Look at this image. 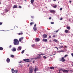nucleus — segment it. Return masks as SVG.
<instances>
[{
  "instance_id": "nucleus-9",
  "label": "nucleus",
  "mask_w": 73,
  "mask_h": 73,
  "mask_svg": "<svg viewBox=\"0 0 73 73\" xmlns=\"http://www.w3.org/2000/svg\"><path fill=\"white\" fill-rule=\"evenodd\" d=\"M50 12L51 13H55V11L54 10H51L50 11Z\"/></svg>"
},
{
  "instance_id": "nucleus-6",
  "label": "nucleus",
  "mask_w": 73,
  "mask_h": 73,
  "mask_svg": "<svg viewBox=\"0 0 73 73\" xmlns=\"http://www.w3.org/2000/svg\"><path fill=\"white\" fill-rule=\"evenodd\" d=\"M40 40V39L39 38H36L35 39V42H39Z\"/></svg>"
},
{
  "instance_id": "nucleus-18",
  "label": "nucleus",
  "mask_w": 73,
  "mask_h": 73,
  "mask_svg": "<svg viewBox=\"0 0 73 73\" xmlns=\"http://www.w3.org/2000/svg\"><path fill=\"white\" fill-rule=\"evenodd\" d=\"M35 0H31V3L32 4H33V3L34 2Z\"/></svg>"
},
{
  "instance_id": "nucleus-48",
  "label": "nucleus",
  "mask_w": 73,
  "mask_h": 73,
  "mask_svg": "<svg viewBox=\"0 0 73 73\" xmlns=\"http://www.w3.org/2000/svg\"><path fill=\"white\" fill-rule=\"evenodd\" d=\"M52 18L51 17H50V18H49V19L50 20H51V19Z\"/></svg>"
},
{
  "instance_id": "nucleus-25",
  "label": "nucleus",
  "mask_w": 73,
  "mask_h": 73,
  "mask_svg": "<svg viewBox=\"0 0 73 73\" xmlns=\"http://www.w3.org/2000/svg\"><path fill=\"white\" fill-rule=\"evenodd\" d=\"M36 70H37V68H36V67L35 68V70H34V71H35V72H36Z\"/></svg>"
},
{
  "instance_id": "nucleus-41",
  "label": "nucleus",
  "mask_w": 73,
  "mask_h": 73,
  "mask_svg": "<svg viewBox=\"0 0 73 73\" xmlns=\"http://www.w3.org/2000/svg\"><path fill=\"white\" fill-rule=\"evenodd\" d=\"M71 55L73 57V53H71Z\"/></svg>"
},
{
  "instance_id": "nucleus-16",
  "label": "nucleus",
  "mask_w": 73,
  "mask_h": 73,
  "mask_svg": "<svg viewBox=\"0 0 73 73\" xmlns=\"http://www.w3.org/2000/svg\"><path fill=\"white\" fill-rule=\"evenodd\" d=\"M10 59L9 58H8L7 59V63H9L10 62Z\"/></svg>"
},
{
  "instance_id": "nucleus-17",
  "label": "nucleus",
  "mask_w": 73,
  "mask_h": 73,
  "mask_svg": "<svg viewBox=\"0 0 73 73\" xmlns=\"http://www.w3.org/2000/svg\"><path fill=\"white\" fill-rule=\"evenodd\" d=\"M43 42H46L48 41V40L47 39H45L44 38L43 39Z\"/></svg>"
},
{
  "instance_id": "nucleus-38",
  "label": "nucleus",
  "mask_w": 73,
  "mask_h": 73,
  "mask_svg": "<svg viewBox=\"0 0 73 73\" xmlns=\"http://www.w3.org/2000/svg\"><path fill=\"white\" fill-rule=\"evenodd\" d=\"M63 19V18H61L60 19V21H62V20Z\"/></svg>"
},
{
  "instance_id": "nucleus-22",
  "label": "nucleus",
  "mask_w": 73,
  "mask_h": 73,
  "mask_svg": "<svg viewBox=\"0 0 73 73\" xmlns=\"http://www.w3.org/2000/svg\"><path fill=\"white\" fill-rule=\"evenodd\" d=\"M50 69H54V67H50Z\"/></svg>"
},
{
  "instance_id": "nucleus-42",
  "label": "nucleus",
  "mask_w": 73,
  "mask_h": 73,
  "mask_svg": "<svg viewBox=\"0 0 73 73\" xmlns=\"http://www.w3.org/2000/svg\"><path fill=\"white\" fill-rule=\"evenodd\" d=\"M48 38H51V36H50L48 37Z\"/></svg>"
},
{
  "instance_id": "nucleus-1",
  "label": "nucleus",
  "mask_w": 73,
  "mask_h": 73,
  "mask_svg": "<svg viewBox=\"0 0 73 73\" xmlns=\"http://www.w3.org/2000/svg\"><path fill=\"white\" fill-rule=\"evenodd\" d=\"M13 43L15 45H17L19 44V40L17 39H15L14 40Z\"/></svg>"
},
{
  "instance_id": "nucleus-13",
  "label": "nucleus",
  "mask_w": 73,
  "mask_h": 73,
  "mask_svg": "<svg viewBox=\"0 0 73 73\" xmlns=\"http://www.w3.org/2000/svg\"><path fill=\"white\" fill-rule=\"evenodd\" d=\"M22 48L21 47V46H19L18 47L17 50L18 51L20 50H21Z\"/></svg>"
},
{
  "instance_id": "nucleus-26",
  "label": "nucleus",
  "mask_w": 73,
  "mask_h": 73,
  "mask_svg": "<svg viewBox=\"0 0 73 73\" xmlns=\"http://www.w3.org/2000/svg\"><path fill=\"white\" fill-rule=\"evenodd\" d=\"M40 58V56H39L38 57H36V58H35V59H39Z\"/></svg>"
},
{
  "instance_id": "nucleus-43",
  "label": "nucleus",
  "mask_w": 73,
  "mask_h": 73,
  "mask_svg": "<svg viewBox=\"0 0 73 73\" xmlns=\"http://www.w3.org/2000/svg\"><path fill=\"white\" fill-rule=\"evenodd\" d=\"M22 62V61H21L20 62H19V64L21 63Z\"/></svg>"
},
{
  "instance_id": "nucleus-39",
  "label": "nucleus",
  "mask_w": 73,
  "mask_h": 73,
  "mask_svg": "<svg viewBox=\"0 0 73 73\" xmlns=\"http://www.w3.org/2000/svg\"><path fill=\"white\" fill-rule=\"evenodd\" d=\"M55 48H56L57 50H58V48L57 47H55Z\"/></svg>"
},
{
  "instance_id": "nucleus-64",
  "label": "nucleus",
  "mask_w": 73,
  "mask_h": 73,
  "mask_svg": "<svg viewBox=\"0 0 73 73\" xmlns=\"http://www.w3.org/2000/svg\"><path fill=\"white\" fill-rule=\"evenodd\" d=\"M38 73H40V72H38Z\"/></svg>"
},
{
  "instance_id": "nucleus-28",
  "label": "nucleus",
  "mask_w": 73,
  "mask_h": 73,
  "mask_svg": "<svg viewBox=\"0 0 73 73\" xmlns=\"http://www.w3.org/2000/svg\"><path fill=\"white\" fill-rule=\"evenodd\" d=\"M64 48V47L63 46H60L59 47V48Z\"/></svg>"
},
{
  "instance_id": "nucleus-55",
  "label": "nucleus",
  "mask_w": 73,
  "mask_h": 73,
  "mask_svg": "<svg viewBox=\"0 0 73 73\" xmlns=\"http://www.w3.org/2000/svg\"><path fill=\"white\" fill-rule=\"evenodd\" d=\"M72 66H73V62H72Z\"/></svg>"
},
{
  "instance_id": "nucleus-30",
  "label": "nucleus",
  "mask_w": 73,
  "mask_h": 73,
  "mask_svg": "<svg viewBox=\"0 0 73 73\" xmlns=\"http://www.w3.org/2000/svg\"><path fill=\"white\" fill-rule=\"evenodd\" d=\"M44 55V54H42V53H41V54H38V55H39V56H40L41 55Z\"/></svg>"
},
{
  "instance_id": "nucleus-61",
  "label": "nucleus",
  "mask_w": 73,
  "mask_h": 73,
  "mask_svg": "<svg viewBox=\"0 0 73 73\" xmlns=\"http://www.w3.org/2000/svg\"><path fill=\"white\" fill-rule=\"evenodd\" d=\"M58 73H61V72H59Z\"/></svg>"
},
{
  "instance_id": "nucleus-5",
  "label": "nucleus",
  "mask_w": 73,
  "mask_h": 73,
  "mask_svg": "<svg viewBox=\"0 0 73 73\" xmlns=\"http://www.w3.org/2000/svg\"><path fill=\"white\" fill-rule=\"evenodd\" d=\"M23 60L24 61H26V62H31V60H29V59H24Z\"/></svg>"
},
{
  "instance_id": "nucleus-15",
  "label": "nucleus",
  "mask_w": 73,
  "mask_h": 73,
  "mask_svg": "<svg viewBox=\"0 0 73 73\" xmlns=\"http://www.w3.org/2000/svg\"><path fill=\"white\" fill-rule=\"evenodd\" d=\"M33 29H34V31H37V28L36 27H34V28H33Z\"/></svg>"
},
{
  "instance_id": "nucleus-56",
  "label": "nucleus",
  "mask_w": 73,
  "mask_h": 73,
  "mask_svg": "<svg viewBox=\"0 0 73 73\" xmlns=\"http://www.w3.org/2000/svg\"><path fill=\"white\" fill-rule=\"evenodd\" d=\"M65 46V47H66V48H67V46Z\"/></svg>"
},
{
  "instance_id": "nucleus-31",
  "label": "nucleus",
  "mask_w": 73,
  "mask_h": 73,
  "mask_svg": "<svg viewBox=\"0 0 73 73\" xmlns=\"http://www.w3.org/2000/svg\"><path fill=\"white\" fill-rule=\"evenodd\" d=\"M25 50H22L21 52L22 54H23L24 53V52H25Z\"/></svg>"
},
{
  "instance_id": "nucleus-29",
  "label": "nucleus",
  "mask_w": 73,
  "mask_h": 73,
  "mask_svg": "<svg viewBox=\"0 0 73 73\" xmlns=\"http://www.w3.org/2000/svg\"><path fill=\"white\" fill-rule=\"evenodd\" d=\"M18 34L19 35H23V33H19Z\"/></svg>"
},
{
  "instance_id": "nucleus-27",
  "label": "nucleus",
  "mask_w": 73,
  "mask_h": 73,
  "mask_svg": "<svg viewBox=\"0 0 73 73\" xmlns=\"http://www.w3.org/2000/svg\"><path fill=\"white\" fill-rule=\"evenodd\" d=\"M34 24V23L33 22H31L30 24V25H33Z\"/></svg>"
},
{
  "instance_id": "nucleus-63",
  "label": "nucleus",
  "mask_w": 73,
  "mask_h": 73,
  "mask_svg": "<svg viewBox=\"0 0 73 73\" xmlns=\"http://www.w3.org/2000/svg\"><path fill=\"white\" fill-rule=\"evenodd\" d=\"M1 2H0V5L1 4Z\"/></svg>"
},
{
  "instance_id": "nucleus-57",
  "label": "nucleus",
  "mask_w": 73,
  "mask_h": 73,
  "mask_svg": "<svg viewBox=\"0 0 73 73\" xmlns=\"http://www.w3.org/2000/svg\"><path fill=\"white\" fill-rule=\"evenodd\" d=\"M66 15L67 17H68V15Z\"/></svg>"
},
{
  "instance_id": "nucleus-19",
  "label": "nucleus",
  "mask_w": 73,
  "mask_h": 73,
  "mask_svg": "<svg viewBox=\"0 0 73 73\" xmlns=\"http://www.w3.org/2000/svg\"><path fill=\"white\" fill-rule=\"evenodd\" d=\"M17 6L16 5H15L13 7V9L17 8Z\"/></svg>"
},
{
  "instance_id": "nucleus-46",
  "label": "nucleus",
  "mask_w": 73,
  "mask_h": 73,
  "mask_svg": "<svg viewBox=\"0 0 73 73\" xmlns=\"http://www.w3.org/2000/svg\"><path fill=\"white\" fill-rule=\"evenodd\" d=\"M55 37V35H54L53 36V38H54V37Z\"/></svg>"
},
{
  "instance_id": "nucleus-4",
  "label": "nucleus",
  "mask_w": 73,
  "mask_h": 73,
  "mask_svg": "<svg viewBox=\"0 0 73 73\" xmlns=\"http://www.w3.org/2000/svg\"><path fill=\"white\" fill-rule=\"evenodd\" d=\"M11 71L13 73H18V70H14L13 68H12L11 69Z\"/></svg>"
},
{
  "instance_id": "nucleus-54",
  "label": "nucleus",
  "mask_w": 73,
  "mask_h": 73,
  "mask_svg": "<svg viewBox=\"0 0 73 73\" xmlns=\"http://www.w3.org/2000/svg\"><path fill=\"white\" fill-rule=\"evenodd\" d=\"M35 62V61H33V63H34Z\"/></svg>"
},
{
  "instance_id": "nucleus-11",
  "label": "nucleus",
  "mask_w": 73,
  "mask_h": 73,
  "mask_svg": "<svg viewBox=\"0 0 73 73\" xmlns=\"http://www.w3.org/2000/svg\"><path fill=\"white\" fill-rule=\"evenodd\" d=\"M24 39V37H22L21 38H20L19 39V41L20 42H21L22 40H23V39Z\"/></svg>"
},
{
  "instance_id": "nucleus-62",
  "label": "nucleus",
  "mask_w": 73,
  "mask_h": 73,
  "mask_svg": "<svg viewBox=\"0 0 73 73\" xmlns=\"http://www.w3.org/2000/svg\"><path fill=\"white\" fill-rule=\"evenodd\" d=\"M42 53V54H43V53Z\"/></svg>"
},
{
  "instance_id": "nucleus-20",
  "label": "nucleus",
  "mask_w": 73,
  "mask_h": 73,
  "mask_svg": "<svg viewBox=\"0 0 73 73\" xmlns=\"http://www.w3.org/2000/svg\"><path fill=\"white\" fill-rule=\"evenodd\" d=\"M66 28L68 30H70V27H67Z\"/></svg>"
},
{
  "instance_id": "nucleus-3",
  "label": "nucleus",
  "mask_w": 73,
  "mask_h": 73,
  "mask_svg": "<svg viewBox=\"0 0 73 73\" xmlns=\"http://www.w3.org/2000/svg\"><path fill=\"white\" fill-rule=\"evenodd\" d=\"M29 73H33V68L32 66H31L29 68Z\"/></svg>"
},
{
  "instance_id": "nucleus-23",
  "label": "nucleus",
  "mask_w": 73,
  "mask_h": 73,
  "mask_svg": "<svg viewBox=\"0 0 73 73\" xmlns=\"http://www.w3.org/2000/svg\"><path fill=\"white\" fill-rule=\"evenodd\" d=\"M68 56V54H66L64 55V56H63L64 58H66L67 56Z\"/></svg>"
},
{
  "instance_id": "nucleus-24",
  "label": "nucleus",
  "mask_w": 73,
  "mask_h": 73,
  "mask_svg": "<svg viewBox=\"0 0 73 73\" xmlns=\"http://www.w3.org/2000/svg\"><path fill=\"white\" fill-rule=\"evenodd\" d=\"M3 47H0V50H3Z\"/></svg>"
},
{
  "instance_id": "nucleus-58",
  "label": "nucleus",
  "mask_w": 73,
  "mask_h": 73,
  "mask_svg": "<svg viewBox=\"0 0 73 73\" xmlns=\"http://www.w3.org/2000/svg\"><path fill=\"white\" fill-rule=\"evenodd\" d=\"M28 66H29V64H28Z\"/></svg>"
},
{
  "instance_id": "nucleus-52",
  "label": "nucleus",
  "mask_w": 73,
  "mask_h": 73,
  "mask_svg": "<svg viewBox=\"0 0 73 73\" xmlns=\"http://www.w3.org/2000/svg\"><path fill=\"white\" fill-rule=\"evenodd\" d=\"M31 18H33V16H31Z\"/></svg>"
},
{
  "instance_id": "nucleus-45",
  "label": "nucleus",
  "mask_w": 73,
  "mask_h": 73,
  "mask_svg": "<svg viewBox=\"0 0 73 73\" xmlns=\"http://www.w3.org/2000/svg\"><path fill=\"white\" fill-rule=\"evenodd\" d=\"M2 24V23L1 22L0 23V25H1Z\"/></svg>"
},
{
  "instance_id": "nucleus-14",
  "label": "nucleus",
  "mask_w": 73,
  "mask_h": 73,
  "mask_svg": "<svg viewBox=\"0 0 73 73\" xmlns=\"http://www.w3.org/2000/svg\"><path fill=\"white\" fill-rule=\"evenodd\" d=\"M64 32L66 33H68L69 32V31L67 30H65L64 31Z\"/></svg>"
},
{
  "instance_id": "nucleus-49",
  "label": "nucleus",
  "mask_w": 73,
  "mask_h": 73,
  "mask_svg": "<svg viewBox=\"0 0 73 73\" xmlns=\"http://www.w3.org/2000/svg\"><path fill=\"white\" fill-rule=\"evenodd\" d=\"M36 24H35V25H34V27H36Z\"/></svg>"
},
{
  "instance_id": "nucleus-47",
  "label": "nucleus",
  "mask_w": 73,
  "mask_h": 73,
  "mask_svg": "<svg viewBox=\"0 0 73 73\" xmlns=\"http://www.w3.org/2000/svg\"><path fill=\"white\" fill-rule=\"evenodd\" d=\"M60 52H64V51L63 50H60Z\"/></svg>"
},
{
  "instance_id": "nucleus-10",
  "label": "nucleus",
  "mask_w": 73,
  "mask_h": 73,
  "mask_svg": "<svg viewBox=\"0 0 73 73\" xmlns=\"http://www.w3.org/2000/svg\"><path fill=\"white\" fill-rule=\"evenodd\" d=\"M53 41L55 42H57L58 43H59V42L56 39H54L53 40Z\"/></svg>"
},
{
  "instance_id": "nucleus-2",
  "label": "nucleus",
  "mask_w": 73,
  "mask_h": 73,
  "mask_svg": "<svg viewBox=\"0 0 73 73\" xmlns=\"http://www.w3.org/2000/svg\"><path fill=\"white\" fill-rule=\"evenodd\" d=\"M64 58V56L62 57L60 59V61L63 62H65L66 60Z\"/></svg>"
},
{
  "instance_id": "nucleus-33",
  "label": "nucleus",
  "mask_w": 73,
  "mask_h": 73,
  "mask_svg": "<svg viewBox=\"0 0 73 73\" xmlns=\"http://www.w3.org/2000/svg\"><path fill=\"white\" fill-rule=\"evenodd\" d=\"M11 57L12 58L14 57V56L13 55H11Z\"/></svg>"
},
{
  "instance_id": "nucleus-51",
  "label": "nucleus",
  "mask_w": 73,
  "mask_h": 73,
  "mask_svg": "<svg viewBox=\"0 0 73 73\" xmlns=\"http://www.w3.org/2000/svg\"><path fill=\"white\" fill-rule=\"evenodd\" d=\"M53 1L54 2H55L56 1V0H53Z\"/></svg>"
},
{
  "instance_id": "nucleus-21",
  "label": "nucleus",
  "mask_w": 73,
  "mask_h": 73,
  "mask_svg": "<svg viewBox=\"0 0 73 73\" xmlns=\"http://www.w3.org/2000/svg\"><path fill=\"white\" fill-rule=\"evenodd\" d=\"M57 7V5H55L54 6H53V8H56Z\"/></svg>"
},
{
  "instance_id": "nucleus-36",
  "label": "nucleus",
  "mask_w": 73,
  "mask_h": 73,
  "mask_svg": "<svg viewBox=\"0 0 73 73\" xmlns=\"http://www.w3.org/2000/svg\"><path fill=\"white\" fill-rule=\"evenodd\" d=\"M12 47V45H10L9 47V48H11V47Z\"/></svg>"
},
{
  "instance_id": "nucleus-32",
  "label": "nucleus",
  "mask_w": 73,
  "mask_h": 73,
  "mask_svg": "<svg viewBox=\"0 0 73 73\" xmlns=\"http://www.w3.org/2000/svg\"><path fill=\"white\" fill-rule=\"evenodd\" d=\"M62 70V68H60V69H59L58 71L59 72H60V71L61 70Z\"/></svg>"
},
{
  "instance_id": "nucleus-40",
  "label": "nucleus",
  "mask_w": 73,
  "mask_h": 73,
  "mask_svg": "<svg viewBox=\"0 0 73 73\" xmlns=\"http://www.w3.org/2000/svg\"><path fill=\"white\" fill-rule=\"evenodd\" d=\"M19 8H20V9L21 8H22L21 6H19Z\"/></svg>"
},
{
  "instance_id": "nucleus-53",
  "label": "nucleus",
  "mask_w": 73,
  "mask_h": 73,
  "mask_svg": "<svg viewBox=\"0 0 73 73\" xmlns=\"http://www.w3.org/2000/svg\"><path fill=\"white\" fill-rule=\"evenodd\" d=\"M58 30H57L56 31V33H58Z\"/></svg>"
},
{
  "instance_id": "nucleus-44",
  "label": "nucleus",
  "mask_w": 73,
  "mask_h": 73,
  "mask_svg": "<svg viewBox=\"0 0 73 73\" xmlns=\"http://www.w3.org/2000/svg\"><path fill=\"white\" fill-rule=\"evenodd\" d=\"M35 46V44H33V45H32V46H31L33 47H34Z\"/></svg>"
},
{
  "instance_id": "nucleus-34",
  "label": "nucleus",
  "mask_w": 73,
  "mask_h": 73,
  "mask_svg": "<svg viewBox=\"0 0 73 73\" xmlns=\"http://www.w3.org/2000/svg\"><path fill=\"white\" fill-rule=\"evenodd\" d=\"M50 24H54V22H51Z\"/></svg>"
},
{
  "instance_id": "nucleus-50",
  "label": "nucleus",
  "mask_w": 73,
  "mask_h": 73,
  "mask_svg": "<svg viewBox=\"0 0 73 73\" xmlns=\"http://www.w3.org/2000/svg\"><path fill=\"white\" fill-rule=\"evenodd\" d=\"M69 3H72V1H69Z\"/></svg>"
},
{
  "instance_id": "nucleus-7",
  "label": "nucleus",
  "mask_w": 73,
  "mask_h": 73,
  "mask_svg": "<svg viewBox=\"0 0 73 73\" xmlns=\"http://www.w3.org/2000/svg\"><path fill=\"white\" fill-rule=\"evenodd\" d=\"M62 71L64 73H68V72L69 70H62Z\"/></svg>"
},
{
  "instance_id": "nucleus-60",
  "label": "nucleus",
  "mask_w": 73,
  "mask_h": 73,
  "mask_svg": "<svg viewBox=\"0 0 73 73\" xmlns=\"http://www.w3.org/2000/svg\"><path fill=\"white\" fill-rule=\"evenodd\" d=\"M70 72H72V70H70Z\"/></svg>"
},
{
  "instance_id": "nucleus-35",
  "label": "nucleus",
  "mask_w": 73,
  "mask_h": 73,
  "mask_svg": "<svg viewBox=\"0 0 73 73\" xmlns=\"http://www.w3.org/2000/svg\"><path fill=\"white\" fill-rule=\"evenodd\" d=\"M43 58H44L46 59V57L45 56H43Z\"/></svg>"
},
{
  "instance_id": "nucleus-59",
  "label": "nucleus",
  "mask_w": 73,
  "mask_h": 73,
  "mask_svg": "<svg viewBox=\"0 0 73 73\" xmlns=\"http://www.w3.org/2000/svg\"><path fill=\"white\" fill-rule=\"evenodd\" d=\"M27 56H29V55L28 54H27Z\"/></svg>"
},
{
  "instance_id": "nucleus-12",
  "label": "nucleus",
  "mask_w": 73,
  "mask_h": 73,
  "mask_svg": "<svg viewBox=\"0 0 73 73\" xmlns=\"http://www.w3.org/2000/svg\"><path fill=\"white\" fill-rule=\"evenodd\" d=\"M12 50L13 52H15L16 51V49L15 48H13L12 49Z\"/></svg>"
},
{
  "instance_id": "nucleus-37",
  "label": "nucleus",
  "mask_w": 73,
  "mask_h": 73,
  "mask_svg": "<svg viewBox=\"0 0 73 73\" xmlns=\"http://www.w3.org/2000/svg\"><path fill=\"white\" fill-rule=\"evenodd\" d=\"M62 8H61L60 9V11H62Z\"/></svg>"
},
{
  "instance_id": "nucleus-8",
  "label": "nucleus",
  "mask_w": 73,
  "mask_h": 73,
  "mask_svg": "<svg viewBox=\"0 0 73 73\" xmlns=\"http://www.w3.org/2000/svg\"><path fill=\"white\" fill-rule=\"evenodd\" d=\"M47 37V35H46V34H44L43 35V38H46Z\"/></svg>"
}]
</instances>
